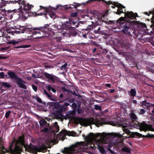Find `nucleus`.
Returning <instances> with one entry per match:
<instances>
[{
    "mask_svg": "<svg viewBox=\"0 0 154 154\" xmlns=\"http://www.w3.org/2000/svg\"><path fill=\"white\" fill-rule=\"evenodd\" d=\"M133 134L134 136H137L139 137H142V134L137 132H135L133 133ZM142 137H146L149 138H154V135L150 134H149L147 135L144 136L143 135Z\"/></svg>",
    "mask_w": 154,
    "mask_h": 154,
    "instance_id": "obj_25",
    "label": "nucleus"
},
{
    "mask_svg": "<svg viewBox=\"0 0 154 154\" xmlns=\"http://www.w3.org/2000/svg\"><path fill=\"white\" fill-rule=\"evenodd\" d=\"M119 18L117 20H109L108 22L110 24H119V28L120 29H122V31L123 29H124V28L123 27H122V24H123L122 22H120L119 21Z\"/></svg>",
    "mask_w": 154,
    "mask_h": 154,
    "instance_id": "obj_21",
    "label": "nucleus"
},
{
    "mask_svg": "<svg viewBox=\"0 0 154 154\" xmlns=\"http://www.w3.org/2000/svg\"><path fill=\"white\" fill-rule=\"evenodd\" d=\"M122 150L123 152H127L128 153H130L131 152V149L128 146H124L123 147L122 149Z\"/></svg>",
    "mask_w": 154,
    "mask_h": 154,
    "instance_id": "obj_31",
    "label": "nucleus"
},
{
    "mask_svg": "<svg viewBox=\"0 0 154 154\" xmlns=\"http://www.w3.org/2000/svg\"><path fill=\"white\" fill-rule=\"evenodd\" d=\"M10 38V37L9 36H7L6 37L4 36L3 37L2 39L5 41V42H6L7 40L8 41L9 39Z\"/></svg>",
    "mask_w": 154,
    "mask_h": 154,
    "instance_id": "obj_48",
    "label": "nucleus"
},
{
    "mask_svg": "<svg viewBox=\"0 0 154 154\" xmlns=\"http://www.w3.org/2000/svg\"><path fill=\"white\" fill-rule=\"evenodd\" d=\"M19 42L18 41H16L15 40H12L7 42V43L8 44H12L14 46L16 44H18Z\"/></svg>",
    "mask_w": 154,
    "mask_h": 154,
    "instance_id": "obj_35",
    "label": "nucleus"
},
{
    "mask_svg": "<svg viewBox=\"0 0 154 154\" xmlns=\"http://www.w3.org/2000/svg\"><path fill=\"white\" fill-rule=\"evenodd\" d=\"M17 0L14 1H10L9 2L6 1V2L10 3H14V2L18 3L20 6L19 9L15 10L13 14L14 15H17L18 16V18L21 19L23 20H25L26 18L29 16V13L31 12V8L33 7V6L29 5V3L26 4V2L24 0Z\"/></svg>",
    "mask_w": 154,
    "mask_h": 154,
    "instance_id": "obj_2",
    "label": "nucleus"
},
{
    "mask_svg": "<svg viewBox=\"0 0 154 154\" xmlns=\"http://www.w3.org/2000/svg\"><path fill=\"white\" fill-rule=\"evenodd\" d=\"M114 136L118 137V138H120L122 140L130 137V135L124 133H123L122 134L115 133L114 134Z\"/></svg>",
    "mask_w": 154,
    "mask_h": 154,
    "instance_id": "obj_23",
    "label": "nucleus"
},
{
    "mask_svg": "<svg viewBox=\"0 0 154 154\" xmlns=\"http://www.w3.org/2000/svg\"><path fill=\"white\" fill-rule=\"evenodd\" d=\"M100 133H97L95 134L93 133H90L88 135L85 137V139L86 140H89L94 139L100 136Z\"/></svg>",
    "mask_w": 154,
    "mask_h": 154,
    "instance_id": "obj_19",
    "label": "nucleus"
},
{
    "mask_svg": "<svg viewBox=\"0 0 154 154\" xmlns=\"http://www.w3.org/2000/svg\"><path fill=\"white\" fill-rule=\"evenodd\" d=\"M78 13L77 12H72L70 14V16L72 17H75L77 16Z\"/></svg>",
    "mask_w": 154,
    "mask_h": 154,
    "instance_id": "obj_45",
    "label": "nucleus"
},
{
    "mask_svg": "<svg viewBox=\"0 0 154 154\" xmlns=\"http://www.w3.org/2000/svg\"><path fill=\"white\" fill-rule=\"evenodd\" d=\"M4 150L7 151L3 145L0 144V154H5V152Z\"/></svg>",
    "mask_w": 154,
    "mask_h": 154,
    "instance_id": "obj_33",
    "label": "nucleus"
},
{
    "mask_svg": "<svg viewBox=\"0 0 154 154\" xmlns=\"http://www.w3.org/2000/svg\"><path fill=\"white\" fill-rule=\"evenodd\" d=\"M100 141H99V142H97L96 144L99 151L102 154H106V152L104 149V148L107 149L111 153H114L113 151L111 149H113L114 144L113 143H105L103 142L102 143Z\"/></svg>",
    "mask_w": 154,
    "mask_h": 154,
    "instance_id": "obj_9",
    "label": "nucleus"
},
{
    "mask_svg": "<svg viewBox=\"0 0 154 154\" xmlns=\"http://www.w3.org/2000/svg\"><path fill=\"white\" fill-rule=\"evenodd\" d=\"M40 9L41 10L43 9L44 10V13H40L39 14L40 15H43L46 18L47 17V13H48V7H47V8H45V7L42 6H40Z\"/></svg>",
    "mask_w": 154,
    "mask_h": 154,
    "instance_id": "obj_26",
    "label": "nucleus"
},
{
    "mask_svg": "<svg viewBox=\"0 0 154 154\" xmlns=\"http://www.w3.org/2000/svg\"><path fill=\"white\" fill-rule=\"evenodd\" d=\"M20 30L22 31L21 33L24 32H32L33 35H36L37 34H40V31L45 33L48 34V24H47L45 26L39 27H28L27 26H23L20 27Z\"/></svg>",
    "mask_w": 154,
    "mask_h": 154,
    "instance_id": "obj_6",
    "label": "nucleus"
},
{
    "mask_svg": "<svg viewBox=\"0 0 154 154\" xmlns=\"http://www.w3.org/2000/svg\"><path fill=\"white\" fill-rule=\"evenodd\" d=\"M106 86L109 88H111V85L110 84H106Z\"/></svg>",
    "mask_w": 154,
    "mask_h": 154,
    "instance_id": "obj_64",
    "label": "nucleus"
},
{
    "mask_svg": "<svg viewBox=\"0 0 154 154\" xmlns=\"http://www.w3.org/2000/svg\"><path fill=\"white\" fill-rule=\"evenodd\" d=\"M48 89H49L48 90L49 91H50V90H51L53 92L55 93L56 92V89L53 88H51V86L49 85V87H48Z\"/></svg>",
    "mask_w": 154,
    "mask_h": 154,
    "instance_id": "obj_44",
    "label": "nucleus"
},
{
    "mask_svg": "<svg viewBox=\"0 0 154 154\" xmlns=\"http://www.w3.org/2000/svg\"><path fill=\"white\" fill-rule=\"evenodd\" d=\"M128 44L127 43H125V42H122L121 43V46L122 48L124 49H127L128 48Z\"/></svg>",
    "mask_w": 154,
    "mask_h": 154,
    "instance_id": "obj_36",
    "label": "nucleus"
},
{
    "mask_svg": "<svg viewBox=\"0 0 154 154\" xmlns=\"http://www.w3.org/2000/svg\"><path fill=\"white\" fill-rule=\"evenodd\" d=\"M40 125V129L41 132H43L44 134H48V124L47 122L44 119L41 120L39 122Z\"/></svg>",
    "mask_w": 154,
    "mask_h": 154,
    "instance_id": "obj_13",
    "label": "nucleus"
},
{
    "mask_svg": "<svg viewBox=\"0 0 154 154\" xmlns=\"http://www.w3.org/2000/svg\"><path fill=\"white\" fill-rule=\"evenodd\" d=\"M128 93L129 95L132 97H134L136 95V91L135 88H131L130 91H128Z\"/></svg>",
    "mask_w": 154,
    "mask_h": 154,
    "instance_id": "obj_28",
    "label": "nucleus"
},
{
    "mask_svg": "<svg viewBox=\"0 0 154 154\" xmlns=\"http://www.w3.org/2000/svg\"><path fill=\"white\" fill-rule=\"evenodd\" d=\"M75 100L74 99H69L68 100V102H69V103H72L74 102V101Z\"/></svg>",
    "mask_w": 154,
    "mask_h": 154,
    "instance_id": "obj_57",
    "label": "nucleus"
},
{
    "mask_svg": "<svg viewBox=\"0 0 154 154\" xmlns=\"http://www.w3.org/2000/svg\"><path fill=\"white\" fill-rule=\"evenodd\" d=\"M94 108L95 109L97 110H100L101 109V106L97 105H95L94 106Z\"/></svg>",
    "mask_w": 154,
    "mask_h": 154,
    "instance_id": "obj_47",
    "label": "nucleus"
},
{
    "mask_svg": "<svg viewBox=\"0 0 154 154\" xmlns=\"http://www.w3.org/2000/svg\"><path fill=\"white\" fill-rule=\"evenodd\" d=\"M131 118L134 122V124L136 125V127L139 128L141 131H146L149 130H151L153 129L152 125H148L146 124L145 121H143L140 123L137 121V119L136 115L134 113H131Z\"/></svg>",
    "mask_w": 154,
    "mask_h": 154,
    "instance_id": "obj_7",
    "label": "nucleus"
},
{
    "mask_svg": "<svg viewBox=\"0 0 154 154\" xmlns=\"http://www.w3.org/2000/svg\"><path fill=\"white\" fill-rule=\"evenodd\" d=\"M67 63H65L63 65H62L61 67V68L62 69H64L66 68V66L67 65Z\"/></svg>",
    "mask_w": 154,
    "mask_h": 154,
    "instance_id": "obj_58",
    "label": "nucleus"
},
{
    "mask_svg": "<svg viewBox=\"0 0 154 154\" xmlns=\"http://www.w3.org/2000/svg\"><path fill=\"white\" fill-rule=\"evenodd\" d=\"M146 111L144 109H141L139 112V113L140 115H143L145 114L146 113Z\"/></svg>",
    "mask_w": 154,
    "mask_h": 154,
    "instance_id": "obj_50",
    "label": "nucleus"
},
{
    "mask_svg": "<svg viewBox=\"0 0 154 154\" xmlns=\"http://www.w3.org/2000/svg\"><path fill=\"white\" fill-rule=\"evenodd\" d=\"M149 104V103H148L146 104L145 105V106H146L147 108L148 109H149V107H150Z\"/></svg>",
    "mask_w": 154,
    "mask_h": 154,
    "instance_id": "obj_63",
    "label": "nucleus"
},
{
    "mask_svg": "<svg viewBox=\"0 0 154 154\" xmlns=\"http://www.w3.org/2000/svg\"><path fill=\"white\" fill-rule=\"evenodd\" d=\"M63 111V107L61 106L59 108L54 109L53 112L51 114L54 117L57 119H71L73 118V117L70 115L69 113L67 112L66 113L65 116L62 114V113Z\"/></svg>",
    "mask_w": 154,
    "mask_h": 154,
    "instance_id": "obj_8",
    "label": "nucleus"
},
{
    "mask_svg": "<svg viewBox=\"0 0 154 154\" xmlns=\"http://www.w3.org/2000/svg\"><path fill=\"white\" fill-rule=\"evenodd\" d=\"M144 14L145 15L149 16L150 14H152V16L151 19V24L150 25V28L151 29L150 33L151 35H154V10L152 11H150L149 13L147 12H145Z\"/></svg>",
    "mask_w": 154,
    "mask_h": 154,
    "instance_id": "obj_14",
    "label": "nucleus"
},
{
    "mask_svg": "<svg viewBox=\"0 0 154 154\" xmlns=\"http://www.w3.org/2000/svg\"><path fill=\"white\" fill-rule=\"evenodd\" d=\"M17 141V142L22 146H24L25 145L24 136L23 135L22 136H20L18 137V139Z\"/></svg>",
    "mask_w": 154,
    "mask_h": 154,
    "instance_id": "obj_24",
    "label": "nucleus"
},
{
    "mask_svg": "<svg viewBox=\"0 0 154 154\" xmlns=\"http://www.w3.org/2000/svg\"><path fill=\"white\" fill-rule=\"evenodd\" d=\"M114 5L118 8L117 10V11L115 12L116 14L120 15L122 13L125 14V12H124L122 9L123 8H125V7L121 4L118 3H115Z\"/></svg>",
    "mask_w": 154,
    "mask_h": 154,
    "instance_id": "obj_16",
    "label": "nucleus"
},
{
    "mask_svg": "<svg viewBox=\"0 0 154 154\" xmlns=\"http://www.w3.org/2000/svg\"><path fill=\"white\" fill-rule=\"evenodd\" d=\"M48 147L45 144H42L41 146L37 147L36 146L32 144L29 149L31 152L33 154H37V152H45L47 149Z\"/></svg>",
    "mask_w": 154,
    "mask_h": 154,
    "instance_id": "obj_10",
    "label": "nucleus"
},
{
    "mask_svg": "<svg viewBox=\"0 0 154 154\" xmlns=\"http://www.w3.org/2000/svg\"><path fill=\"white\" fill-rule=\"evenodd\" d=\"M97 48H94L92 49V52L93 53H94L97 51Z\"/></svg>",
    "mask_w": 154,
    "mask_h": 154,
    "instance_id": "obj_60",
    "label": "nucleus"
},
{
    "mask_svg": "<svg viewBox=\"0 0 154 154\" xmlns=\"http://www.w3.org/2000/svg\"><path fill=\"white\" fill-rule=\"evenodd\" d=\"M59 127L57 123L55 122L52 126H50L49 125V148H51V146L50 145V143L54 144L57 143L58 141L57 138L60 140H64L66 135H68V131L66 129L62 130L57 135L56 133L59 131ZM54 144L52 145H53Z\"/></svg>",
    "mask_w": 154,
    "mask_h": 154,
    "instance_id": "obj_1",
    "label": "nucleus"
},
{
    "mask_svg": "<svg viewBox=\"0 0 154 154\" xmlns=\"http://www.w3.org/2000/svg\"><path fill=\"white\" fill-rule=\"evenodd\" d=\"M14 143V140H13L9 147V149L11 154H20L22 151L23 147L16 144L14 149L12 148V146Z\"/></svg>",
    "mask_w": 154,
    "mask_h": 154,
    "instance_id": "obj_12",
    "label": "nucleus"
},
{
    "mask_svg": "<svg viewBox=\"0 0 154 154\" xmlns=\"http://www.w3.org/2000/svg\"><path fill=\"white\" fill-rule=\"evenodd\" d=\"M5 75L4 72H0V78H4V76Z\"/></svg>",
    "mask_w": 154,
    "mask_h": 154,
    "instance_id": "obj_54",
    "label": "nucleus"
},
{
    "mask_svg": "<svg viewBox=\"0 0 154 154\" xmlns=\"http://www.w3.org/2000/svg\"><path fill=\"white\" fill-rule=\"evenodd\" d=\"M43 91L44 93L46 95L47 97H48V93L47 91L45 89H43Z\"/></svg>",
    "mask_w": 154,
    "mask_h": 154,
    "instance_id": "obj_56",
    "label": "nucleus"
},
{
    "mask_svg": "<svg viewBox=\"0 0 154 154\" xmlns=\"http://www.w3.org/2000/svg\"><path fill=\"white\" fill-rule=\"evenodd\" d=\"M2 85V86L7 88H9L11 87V86L9 84L6 82H3Z\"/></svg>",
    "mask_w": 154,
    "mask_h": 154,
    "instance_id": "obj_38",
    "label": "nucleus"
},
{
    "mask_svg": "<svg viewBox=\"0 0 154 154\" xmlns=\"http://www.w3.org/2000/svg\"><path fill=\"white\" fill-rule=\"evenodd\" d=\"M7 73L11 79H14L15 81L17 80L20 79V78L18 77L14 72L9 71Z\"/></svg>",
    "mask_w": 154,
    "mask_h": 154,
    "instance_id": "obj_20",
    "label": "nucleus"
},
{
    "mask_svg": "<svg viewBox=\"0 0 154 154\" xmlns=\"http://www.w3.org/2000/svg\"><path fill=\"white\" fill-rule=\"evenodd\" d=\"M7 58V57L3 56L2 55H0V59H5Z\"/></svg>",
    "mask_w": 154,
    "mask_h": 154,
    "instance_id": "obj_59",
    "label": "nucleus"
},
{
    "mask_svg": "<svg viewBox=\"0 0 154 154\" xmlns=\"http://www.w3.org/2000/svg\"><path fill=\"white\" fill-rule=\"evenodd\" d=\"M115 90L114 89L109 90V92L110 93H112L115 92Z\"/></svg>",
    "mask_w": 154,
    "mask_h": 154,
    "instance_id": "obj_62",
    "label": "nucleus"
},
{
    "mask_svg": "<svg viewBox=\"0 0 154 154\" xmlns=\"http://www.w3.org/2000/svg\"><path fill=\"white\" fill-rule=\"evenodd\" d=\"M13 11H8L6 10L3 7H0V15L8 16V15H11Z\"/></svg>",
    "mask_w": 154,
    "mask_h": 154,
    "instance_id": "obj_17",
    "label": "nucleus"
},
{
    "mask_svg": "<svg viewBox=\"0 0 154 154\" xmlns=\"http://www.w3.org/2000/svg\"><path fill=\"white\" fill-rule=\"evenodd\" d=\"M75 119L81 124H84L85 122V119L82 117H76Z\"/></svg>",
    "mask_w": 154,
    "mask_h": 154,
    "instance_id": "obj_29",
    "label": "nucleus"
},
{
    "mask_svg": "<svg viewBox=\"0 0 154 154\" xmlns=\"http://www.w3.org/2000/svg\"><path fill=\"white\" fill-rule=\"evenodd\" d=\"M16 81L17 82V84L20 88L23 89H26L27 88L26 86L24 84L26 82L22 80L21 78H20V79L17 80Z\"/></svg>",
    "mask_w": 154,
    "mask_h": 154,
    "instance_id": "obj_22",
    "label": "nucleus"
},
{
    "mask_svg": "<svg viewBox=\"0 0 154 154\" xmlns=\"http://www.w3.org/2000/svg\"><path fill=\"white\" fill-rule=\"evenodd\" d=\"M62 89L64 92H67L69 93L70 91L69 89H66L64 87H62Z\"/></svg>",
    "mask_w": 154,
    "mask_h": 154,
    "instance_id": "obj_49",
    "label": "nucleus"
},
{
    "mask_svg": "<svg viewBox=\"0 0 154 154\" xmlns=\"http://www.w3.org/2000/svg\"><path fill=\"white\" fill-rule=\"evenodd\" d=\"M128 128H125L123 129V131L125 133V134H128L130 135L131 132L128 129Z\"/></svg>",
    "mask_w": 154,
    "mask_h": 154,
    "instance_id": "obj_40",
    "label": "nucleus"
},
{
    "mask_svg": "<svg viewBox=\"0 0 154 154\" xmlns=\"http://www.w3.org/2000/svg\"><path fill=\"white\" fill-rule=\"evenodd\" d=\"M32 87L33 89L35 92L37 91V87L36 86L32 84Z\"/></svg>",
    "mask_w": 154,
    "mask_h": 154,
    "instance_id": "obj_51",
    "label": "nucleus"
},
{
    "mask_svg": "<svg viewBox=\"0 0 154 154\" xmlns=\"http://www.w3.org/2000/svg\"><path fill=\"white\" fill-rule=\"evenodd\" d=\"M131 124L129 122H127L122 124V126L123 128H129L131 127Z\"/></svg>",
    "mask_w": 154,
    "mask_h": 154,
    "instance_id": "obj_32",
    "label": "nucleus"
},
{
    "mask_svg": "<svg viewBox=\"0 0 154 154\" xmlns=\"http://www.w3.org/2000/svg\"><path fill=\"white\" fill-rule=\"evenodd\" d=\"M88 143L84 142H77L69 147H65L61 152L66 154H83V152L88 147Z\"/></svg>",
    "mask_w": 154,
    "mask_h": 154,
    "instance_id": "obj_5",
    "label": "nucleus"
},
{
    "mask_svg": "<svg viewBox=\"0 0 154 154\" xmlns=\"http://www.w3.org/2000/svg\"><path fill=\"white\" fill-rule=\"evenodd\" d=\"M68 113L70 115H72V116L73 117V116L75 114V112L74 111H69L68 112Z\"/></svg>",
    "mask_w": 154,
    "mask_h": 154,
    "instance_id": "obj_53",
    "label": "nucleus"
},
{
    "mask_svg": "<svg viewBox=\"0 0 154 154\" xmlns=\"http://www.w3.org/2000/svg\"><path fill=\"white\" fill-rule=\"evenodd\" d=\"M68 135L73 137L75 136L76 135V133L73 131H68Z\"/></svg>",
    "mask_w": 154,
    "mask_h": 154,
    "instance_id": "obj_39",
    "label": "nucleus"
},
{
    "mask_svg": "<svg viewBox=\"0 0 154 154\" xmlns=\"http://www.w3.org/2000/svg\"><path fill=\"white\" fill-rule=\"evenodd\" d=\"M100 27H99L97 30H94V32H95L96 33H97L98 32L100 31Z\"/></svg>",
    "mask_w": 154,
    "mask_h": 154,
    "instance_id": "obj_61",
    "label": "nucleus"
},
{
    "mask_svg": "<svg viewBox=\"0 0 154 154\" xmlns=\"http://www.w3.org/2000/svg\"><path fill=\"white\" fill-rule=\"evenodd\" d=\"M11 113V111H9L6 112L5 114V117L6 118H8L10 116Z\"/></svg>",
    "mask_w": 154,
    "mask_h": 154,
    "instance_id": "obj_46",
    "label": "nucleus"
},
{
    "mask_svg": "<svg viewBox=\"0 0 154 154\" xmlns=\"http://www.w3.org/2000/svg\"><path fill=\"white\" fill-rule=\"evenodd\" d=\"M52 27H49V40L51 39V40H54L57 42H59L61 39L60 36L57 35V34L55 35L54 32L56 30L57 28L55 25L51 26Z\"/></svg>",
    "mask_w": 154,
    "mask_h": 154,
    "instance_id": "obj_11",
    "label": "nucleus"
},
{
    "mask_svg": "<svg viewBox=\"0 0 154 154\" xmlns=\"http://www.w3.org/2000/svg\"><path fill=\"white\" fill-rule=\"evenodd\" d=\"M49 15L50 17L53 19H54L56 17L55 14L54 13H51L49 11Z\"/></svg>",
    "mask_w": 154,
    "mask_h": 154,
    "instance_id": "obj_41",
    "label": "nucleus"
},
{
    "mask_svg": "<svg viewBox=\"0 0 154 154\" xmlns=\"http://www.w3.org/2000/svg\"><path fill=\"white\" fill-rule=\"evenodd\" d=\"M48 79L49 82L52 83H54L57 81H59L60 80L57 77L49 74L48 75Z\"/></svg>",
    "mask_w": 154,
    "mask_h": 154,
    "instance_id": "obj_18",
    "label": "nucleus"
},
{
    "mask_svg": "<svg viewBox=\"0 0 154 154\" xmlns=\"http://www.w3.org/2000/svg\"><path fill=\"white\" fill-rule=\"evenodd\" d=\"M34 98L38 102L41 103L44 105H45V102H43L41 99L38 96H35Z\"/></svg>",
    "mask_w": 154,
    "mask_h": 154,
    "instance_id": "obj_34",
    "label": "nucleus"
},
{
    "mask_svg": "<svg viewBox=\"0 0 154 154\" xmlns=\"http://www.w3.org/2000/svg\"><path fill=\"white\" fill-rule=\"evenodd\" d=\"M136 17H138L137 13H134L132 11H128L125 13L124 17H122L119 18V21L121 23L122 22L123 23L122 24V25L121 26L124 28L122 31L124 33L128 35H131L130 30H131V27L134 25L136 21L130 20L133 19L136 20Z\"/></svg>",
    "mask_w": 154,
    "mask_h": 154,
    "instance_id": "obj_3",
    "label": "nucleus"
},
{
    "mask_svg": "<svg viewBox=\"0 0 154 154\" xmlns=\"http://www.w3.org/2000/svg\"><path fill=\"white\" fill-rule=\"evenodd\" d=\"M86 3H87V2L85 3H78L76 2H73V4L70 5L69 6L68 5H66L64 6V8L66 9H72V8H75L77 10H78V9H77V8L78 7H79L81 5H85Z\"/></svg>",
    "mask_w": 154,
    "mask_h": 154,
    "instance_id": "obj_15",
    "label": "nucleus"
},
{
    "mask_svg": "<svg viewBox=\"0 0 154 154\" xmlns=\"http://www.w3.org/2000/svg\"><path fill=\"white\" fill-rule=\"evenodd\" d=\"M9 48V47H2L1 48L0 50L1 51H7V50H8Z\"/></svg>",
    "mask_w": 154,
    "mask_h": 154,
    "instance_id": "obj_43",
    "label": "nucleus"
},
{
    "mask_svg": "<svg viewBox=\"0 0 154 154\" xmlns=\"http://www.w3.org/2000/svg\"><path fill=\"white\" fill-rule=\"evenodd\" d=\"M31 46L30 45H20L18 46L15 47L14 48H26L30 47Z\"/></svg>",
    "mask_w": 154,
    "mask_h": 154,
    "instance_id": "obj_37",
    "label": "nucleus"
},
{
    "mask_svg": "<svg viewBox=\"0 0 154 154\" xmlns=\"http://www.w3.org/2000/svg\"><path fill=\"white\" fill-rule=\"evenodd\" d=\"M70 106H72V108H75L77 107V105L75 103H73L72 104L70 105Z\"/></svg>",
    "mask_w": 154,
    "mask_h": 154,
    "instance_id": "obj_52",
    "label": "nucleus"
},
{
    "mask_svg": "<svg viewBox=\"0 0 154 154\" xmlns=\"http://www.w3.org/2000/svg\"><path fill=\"white\" fill-rule=\"evenodd\" d=\"M45 144L47 145H48V137L47 136L46 137V140H45Z\"/></svg>",
    "mask_w": 154,
    "mask_h": 154,
    "instance_id": "obj_55",
    "label": "nucleus"
},
{
    "mask_svg": "<svg viewBox=\"0 0 154 154\" xmlns=\"http://www.w3.org/2000/svg\"><path fill=\"white\" fill-rule=\"evenodd\" d=\"M69 105L70 106V104H69V103H68V102H65L64 103V104L62 105H60L59 104H58V106L56 108H60V107L61 106H63V110H66V108H64V106H69ZM54 106H57V105H54Z\"/></svg>",
    "mask_w": 154,
    "mask_h": 154,
    "instance_id": "obj_30",
    "label": "nucleus"
},
{
    "mask_svg": "<svg viewBox=\"0 0 154 154\" xmlns=\"http://www.w3.org/2000/svg\"><path fill=\"white\" fill-rule=\"evenodd\" d=\"M94 1H103V2H104L106 4L108 5H110L111 4H112L113 5H114V4L115 3V2H114L113 3H112L110 1H108V2H106V1L105 0H89L87 2V3H88V2H93Z\"/></svg>",
    "mask_w": 154,
    "mask_h": 154,
    "instance_id": "obj_27",
    "label": "nucleus"
},
{
    "mask_svg": "<svg viewBox=\"0 0 154 154\" xmlns=\"http://www.w3.org/2000/svg\"><path fill=\"white\" fill-rule=\"evenodd\" d=\"M81 21H74L72 18H69L66 21V24L63 26L62 34L64 36L70 37L76 36L78 33L75 31V28L78 27Z\"/></svg>",
    "mask_w": 154,
    "mask_h": 154,
    "instance_id": "obj_4",
    "label": "nucleus"
},
{
    "mask_svg": "<svg viewBox=\"0 0 154 154\" xmlns=\"http://www.w3.org/2000/svg\"><path fill=\"white\" fill-rule=\"evenodd\" d=\"M95 28V26L94 25L89 26L86 29L88 30L89 31L93 30L94 28Z\"/></svg>",
    "mask_w": 154,
    "mask_h": 154,
    "instance_id": "obj_42",
    "label": "nucleus"
}]
</instances>
